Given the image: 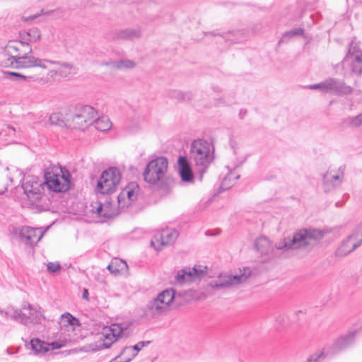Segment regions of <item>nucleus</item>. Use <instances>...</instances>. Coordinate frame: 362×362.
Instances as JSON below:
<instances>
[{"label": "nucleus", "mask_w": 362, "mask_h": 362, "mask_svg": "<svg viewBox=\"0 0 362 362\" xmlns=\"http://www.w3.org/2000/svg\"><path fill=\"white\" fill-rule=\"evenodd\" d=\"M168 306L159 298L156 297L147 304V313L153 316L162 314Z\"/></svg>", "instance_id": "4be33fe9"}, {"label": "nucleus", "mask_w": 362, "mask_h": 362, "mask_svg": "<svg viewBox=\"0 0 362 362\" xmlns=\"http://www.w3.org/2000/svg\"><path fill=\"white\" fill-rule=\"evenodd\" d=\"M221 37L226 42H230V44L240 43L246 41L247 38V34L240 30L224 33Z\"/></svg>", "instance_id": "a878e982"}, {"label": "nucleus", "mask_w": 362, "mask_h": 362, "mask_svg": "<svg viewBox=\"0 0 362 362\" xmlns=\"http://www.w3.org/2000/svg\"><path fill=\"white\" fill-rule=\"evenodd\" d=\"M11 317L25 325L40 324L45 319L42 308L30 304L24 305L22 310H14Z\"/></svg>", "instance_id": "9d476101"}, {"label": "nucleus", "mask_w": 362, "mask_h": 362, "mask_svg": "<svg viewBox=\"0 0 362 362\" xmlns=\"http://www.w3.org/2000/svg\"><path fill=\"white\" fill-rule=\"evenodd\" d=\"M30 204L36 207H43L46 196L44 194V184L37 177L27 176L22 185Z\"/></svg>", "instance_id": "423d86ee"}, {"label": "nucleus", "mask_w": 362, "mask_h": 362, "mask_svg": "<svg viewBox=\"0 0 362 362\" xmlns=\"http://www.w3.org/2000/svg\"><path fill=\"white\" fill-rule=\"evenodd\" d=\"M8 48H9V49H15L16 51H18V47H16L15 45H11V44L8 45Z\"/></svg>", "instance_id": "4d7b16f0"}, {"label": "nucleus", "mask_w": 362, "mask_h": 362, "mask_svg": "<svg viewBox=\"0 0 362 362\" xmlns=\"http://www.w3.org/2000/svg\"><path fill=\"white\" fill-rule=\"evenodd\" d=\"M170 97L177 98L182 101H189L192 98V94L190 92H182L174 90L171 93Z\"/></svg>", "instance_id": "4c0bfd02"}, {"label": "nucleus", "mask_w": 362, "mask_h": 362, "mask_svg": "<svg viewBox=\"0 0 362 362\" xmlns=\"http://www.w3.org/2000/svg\"><path fill=\"white\" fill-rule=\"evenodd\" d=\"M69 173H64L61 167L50 166L45 170L43 184L49 191L65 192L69 188Z\"/></svg>", "instance_id": "20e7f679"}, {"label": "nucleus", "mask_w": 362, "mask_h": 362, "mask_svg": "<svg viewBox=\"0 0 362 362\" xmlns=\"http://www.w3.org/2000/svg\"><path fill=\"white\" fill-rule=\"evenodd\" d=\"M344 176V167L329 168L322 176V185L326 192H330L339 187Z\"/></svg>", "instance_id": "ddd939ff"}, {"label": "nucleus", "mask_w": 362, "mask_h": 362, "mask_svg": "<svg viewBox=\"0 0 362 362\" xmlns=\"http://www.w3.org/2000/svg\"><path fill=\"white\" fill-rule=\"evenodd\" d=\"M178 170L182 181L186 182H192L194 174L189 163L185 156H180L177 160Z\"/></svg>", "instance_id": "aec40b11"}, {"label": "nucleus", "mask_w": 362, "mask_h": 362, "mask_svg": "<svg viewBox=\"0 0 362 362\" xmlns=\"http://www.w3.org/2000/svg\"><path fill=\"white\" fill-rule=\"evenodd\" d=\"M93 125L97 130L105 132L110 129L112 123L107 117L98 118L96 115Z\"/></svg>", "instance_id": "2f4dec72"}, {"label": "nucleus", "mask_w": 362, "mask_h": 362, "mask_svg": "<svg viewBox=\"0 0 362 362\" xmlns=\"http://www.w3.org/2000/svg\"><path fill=\"white\" fill-rule=\"evenodd\" d=\"M325 81L320 83L319 89L320 91L325 93V87L324 86Z\"/></svg>", "instance_id": "8fccbe9b"}, {"label": "nucleus", "mask_w": 362, "mask_h": 362, "mask_svg": "<svg viewBox=\"0 0 362 362\" xmlns=\"http://www.w3.org/2000/svg\"><path fill=\"white\" fill-rule=\"evenodd\" d=\"M139 187L136 182H130L117 197V204L122 209L128 208L134 202L138 197Z\"/></svg>", "instance_id": "2eb2a0df"}, {"label": "nucleus", "mask_w": 362, "mask_h": 362, "mask_svg": "<svg viewBox=\"0 0 362 362\" xmlns=\"http://www.w3.org/2000/svg\"><path fill=\"white\" fill-rule=\"evenodd\" d=\"M112 64V69L117 70H130L136 66V62L133 60L128 59H123Z\"/></svg>", "instance_id": "7c9ffc66"}, {"label": "nucleus", "mask_w": 362, "mask_h": 362, "mask_svg": "<svg viewBox=\"0 0 362 362\" xmlns=\"http://www.w3.org/2000/svg\"><path fill=\"white\" fill-rule=\"evenodd\" d=\"M206 274V267L195 265L194 267H186L177 271L175 276V284L183 285L200 279Z\"/></svg>", "instance_id": "f8f14e48"}, {"label": "nucleus", "mask_w": 362, "mask_h": 362, "mask_svg": "<svg viewBox=\"0 0 362 362\" xmlns=\"http://www.w3.org/2000/svg\"><path fill=\"white\" fill-rule=\"evenodd\" d=\"M59 324L61 326H70L71 327L72 329H74L75 326L79 325V322L76 317H73L70 313H66L61 316Z\"/></svg>", "instance_id": "473e14b6"}, {"label": "nucleus", "mask_w": 362, "mask_h": 362, "mask_svg": "<svg viewBox=\"0 0 362 362\" xmlns=\"http://www.w3.org/2000/svg\"><path fill=\"white\" fill-rule=\"evenodd\" d=\"M31 52H32V49L30 47L29 50H28V53H31Z\"/></svg>", "instance_id": "052dcab7"}, {"label": "nucleus", "mask_w": 362, "mask_h": 362, "mask_svg": "<svg viewBox=\"0 0 362 362\" xmlns=\"http://www.w3.org/2000/svg\"><path fill=\"white\" fill-rule=\"evenodd\" d=\"M344 124L346 126H350L351 127H359L362 126V113L352 117H349L344 121Z\"/></svg>", "instance_id": "c9c22d12"}, {"label": "nucleus", "mask_w": 362, "mask_h": 362, "mask_svg": "<svg viewBox=\"0 0 362 362\" xmlns=\"http://www.w3.org/2000/svg\"><path fill=\"white\" fill-rule=\"evenodd\" d=\"M219 35V33H218L216 31L204 33V35L206 36V37L207 36H216V35Z\"/></svg>", "instance_id": "de8ad7c7"}, {"label": "nucleus", "mask_w": 362, "mask_h": 362, "mask_svg": "<svg viewBox=\"0 0 362 362\" xmlns=\"http://www.w3.org/2000/svg\"><path fill=\"white\" fill-rule=\"evenodd\" d=\"M323 237L322 231L316 229L300 230L292 237H287L279 240L275 245L279 250H296L301 247L314 245Z\"/></svg>", "instance_id": "f257e3e1"}, {"label": "nucleus", "mask_w": 362, "mask_h": 362, "mask_svg": "<svg viewBox=\"0 0 362 362\" xmlns=\"http://www.w3.org/2000/svg\"><path fill=\"white\" fill-rule=\"evenodd\" d=\"M179 235L178 232L173 228L163 229L160 232L157 233L153 239L151 241V245L156 249V244H159L162 246L168 245L173 244Z\"/></svg>", "instance_id": "a211bd4d"}, {"label": "nucleus", "mask_w": 362, "mask_h": 362, "mask_svg": "<svg viewBox=\"0 0 362 362\" xmlns=\"http://www.w3.org/2000/svg\"><path fill=\"white\" fill-rule=\"evenodd\" d=\"M354 230L362 240V223Z\"/></svg>", "instance_id": "a18cd8bd"}, {"label": "nucleus", "mask_w": 362, "mask_h": 362, "mask_svg": "<svg viewBox=\"0 0 362 362\" xmlns=\"http://www.w3.org/2000/svg\"><path fill=\"white\" fill-rule=\"evenodd\" d=\"M2 132H5L10 136H13L16 134V129L11 125H6V129H3Z\"/></svg>", "instance_id": "79ce46f5"}, {"label": "nucleus", "mask_w": 362, "mask_h": 362, "mask_svg": "<svg viewBox=\"0 0 362 362\" xmlns=\"http://www.w3.org/2000/svg\"><path fill=\"white\" fill-rule=\"evenodd\" d=\"M40 12H41V13H43L45 15H49L53 12V11H48L45 12L44 10L42 9Z\"/></svg>", "instance_id": "6e6d98bb"}, {"label": "nucleus", "mask_w": 362, "mask_h": 362, "mask_svg": "<svg viewBox=\"0 0 362 362\" xmlns=\"http://www.w3.org/2000/svg\"><path fill=\"white\" fill-rule=\"evenodd\" d=\"M127 329V326L124 324H113L110 327H105L100 334L98 341L95 344L90 345V349L96 351L110 348L119 337L127 336L125 332Z\"/></svg>", "instance_id": "39448f33"}, {"label": "nucleus", "mask_w": 362, "mask_h": 362, "mask_svg": "<svg viewBox=\"0 0 362 362\" xmlns=\"http://www.w3.org/2000/svg\"><path fill=\"white\" fill-rule=\"evenodd\" d=\"M136 356V351L131 346L124 347L121 353L110 362H130Z\"/></svg>", "instance_id": "cd10ccee"}, {"label": "nucleus", "mask_w": 362, "mask_h": 362, "mask_svg": "<svg viewBox=\"0 0 362 362\" xmlns=\"http://www.w3.org/2000/svg\"><path fill=\"white\" fill-rule=\"evenodd\" d=\"M96 206H93V211L95 209L96 214L103 218H113L117 216L122 210L119 207V204L116 205V203L111 200V199H106L105 201L102 203L100 202L95 203Z\"/></svg>", "instance_id": "dca6fc26"}, {"label": "nucleus", "mask_w": 362, "mask_h": 362, "mask_svg": "<svg viewBox=\"0 0 362 362\" xmlns=\"http://www.w3.org/2000/svg\"><path fill=\"white\" fill-rule=\"evenodd\" d=\"M168 161L166 158L160 156L150 161L144 173L145 182L154 185L163 182L168 170Z\"/></svg>", "instance_id": "0eeeda50"}, {"label": "nucleus", "mask_w": 362, "mask_h": 362, "mask_svg": "<svg viewBox=\"0 0 362 362\" xmlns=\"http://www.w3.org/2000/svg\"><path fill=\"white\" fill-rule=\"evenodd\" d=\"M141 36L140 30L134 28H127L119 30L117 37L122 40H134Z\"/></svg>", "instance_id": "c756f323"}, {"label": "nucleus", "mask_w": 362, "mask_h": 362, "mask_svg": "<svg viewBox=\"0 0 362 362\" xmlns=\"http://www.w3.org/2000/svg\"><path fill=\"white\" fill-rule=\"evenodd\" d=\"M40 31L37 28H33L28 31H23L20 33V42L22 45H29L30 43L36 42L40 39Z\"/></svg>", "instance_id": "412c9836"}, {"label": "nucleus", "mask_w": 362, "mask_h": 362, "mask_svg": "<svg viewBox=\"0 0 362 362\" xmlns=\"http://www.w3.org/2000/svg\"><path fill=\"white\" fill-rule=\"evenodd\" d=\"M323 353L315 354L311 355L306 361V362H318L320 358L322 356Z\"/></svg>", "instance_id": "37998d69"}, {"label": "nucleus", "mask_w": 362, "mask_h": 362, "mask_svg": "<svg viewBox=\"0 0 362 362\" xmlns=\"http://www.w3.org/2000/svg\"><path fill=\"white\" fill-rule=\"evenodd\" d=\"M345 69L356 74H362V42L353 39L342 61Z\"/></svg>", "instance_id": "6e6552de"}, {"label": "nucleus", "mask_w": 362, "mask_h": 362, "mask_svg": "<svg viewBox=\"0 0 362 362\" xmlns=\"http://www.w3.org/2000/svg\"><path fill=\"white\" fill-rule=\"evenodd\" d=\"M114 62H115V61L102 62L100 64L101 66H110L111 68H112V63H114Z\"/></svg>", "instance_id": "49530a36"}, {"label": "nucleus", "mask_w": 362, "mask_h": 362, "mask_svg": "<svg viewBox=\"0 0 362 362\" xmlns=\"http://www.w3.org/2000/svg\"><path fill=\"white\" fill-rule=\"evenodd\" d=\"M239 115H240V117L241 119H243V118L246 116V115H247V110H240V114H239Z\"/></svg>", "instance_id": "603ef678"}, {"label": "nucleus", "mask_w": 362, "mask_h": 362, "mask_svg": "<svg viewBox=\"0 0 362 362\" xmlns=\"http://www.w3.org/2000/svg\"><path fill=\"white\" fill-rule=\"evenodd\" d=\"M319 86H320V83H315V84H313V85H310L309 86V88L310 89H315V90H318L319 89Z\"/></svg>", "instance_id": "3c124183"}, {"label": "nucleus", "mask_w": 362, "mask_h": 362, "mask_svg": "<svg viewBox=\"0 0 362 362\" xmlns=\"http://www.w3.org/2000/svg\"><path fill=\"white\" fill-rule=\"evenodd\" d=\"M255 248L261 255H267L272 252L273 247L266 237H260L255 240Z\"/></svg>", "instance_id": "b1692460"}, {"label": "nucleus", "mask_w": 362, "mask_h": 362, "mask_svg": "<svg viewBox=\"0 0 362 362\" xmlns=\"http://www.w3.org/2000/svg\"><path fill=\"white\" fill-rule=\"evenodd\" d=\"M121 173L118 168L111 167L103 172L97 182L95 190L101 194L113 192L121 180Z\"/></svg>", "instance_id": "1a4fd4ad"}, {"label": "nucleus", "mask_w": 362, "mask_h": 362, "mask_svg": "<svg viewBox=\"0 0 362 362\" xmlns=\"http://www.w3.org/2000/svg\"><path fill=\"white\" fill-rule=\"evenodd\" d=\"M8 179H9V180H10L11 182H13V177L12 176H9V177H8Z\"/></svg>", "instance_id": "bf43d9fd"}, {"label": "nucleus", "mask_w": 362, "mask_h": 362, "mask_svg": "<svg viewBox=\"0 0 362 362\" xmlns=\"http://www.w3.org/2000/svg\"><path fill=\"white\" fill-rule=\"evenodd\" d=\"M355 338V332H349L345 335L341 336L336 340L333 346L335 351H339L348 347L354 343Z\"/></svg>", "instance_id": "bb28decb"}, {"label": "nucleus", "mask_w": 362, "mask_h": 362, "mask_svg": "<svg viewBox=\"0 0 362 362\" xmlns=\"http://www.w3.org/2000/svg\"><path fill=\"white\" fill-rule=\"evenodd\" d=\"M239 177L240 175L235 170L230 171L223 179L220 186V189L225 191L230 189Z\"/></svg>", "instance_id": "c85d7f7f"}, {"label": "nucleus", "mask_w": 362, "mask_h": 362, "mask_svg": "<svg viewBox=\"0 0 362 362\" xmlns=\"http://www.w3.org/2000/svg\"><path fill=\"white\" fill-rule=\"evenodd\" d=\"M39 16H40V14L30 16V17L28 18V20H34V19L37 18Z\"/></svg>", "instance_id": "5fc2aeb1"}, {"label": "nucleus", "mask_w": 362, "mask_h": 362, "mask_svg": "<svg viewBox=\"0 0 362 362\" xmlns=\"http://www.w3.org/2000/svg\"><path fill=\"white\" fill-rule=\"evenodd\" d=\"M97 115L95 109L89 105H78L69 108L67 115L69 127L84 130L93 124Z\"/></svg>", "instance_id": "f03ea898"}, {"label": "nucleus", "mask_w": 362, "mask_h": 362, "mask_svg": "<svg viewBox=\"0 0 362 362\" xmlns=\"http://www.w3.org/2000/svg\"><path fill=\"white\" fill-rule=\"evenodd\" d=\"M324 86L325 87V93L350 94L353 91V88L351 86H346L344 82L334 78L325 80Z\"/></svg>", "instance_id": "6ab92c4d"}, {"label": "nucleus", "mask_w": 362, "mask_h": 362, "mask_svg": "<svg viewBox=\"0 0 362 362\" xmlns=\"http://www.w3.org/2000/svg\"><path fill=\"white\" fill-rule=\"evenodd\" d=\"M361 244V238H360L357 233L354 230L346 239L341 242L336 250V255L339 257H344L351 253Z\"/></svg>", "instance_id": "f3484780"}, {"label": "nucleus", "mask_w": 362, "mask_h": 362, "mask_svg": "<svg viewBox=\"0 0 362 362\" xmlns=\"http://www.w3.org/2000/svg\"><path fill=\"white\" fill-rule=\"evenodd\" d=\"M247 277L245 274L238 276V275H228L224 276L221 278L219 282L215 284L214 287L215 288H224L228 287L232 285L238 284L243 281V279L245 280Z\"/></svg>", "instance_id": "5701e85b"}, {"label": "nucleus", "mask_w": 362, "mask_h": 362, "mask_svg": "<svg viewBox=\"0 0 362 362\" xmlns=\"http://www.w3.org/2000/svg\"><path fill=\"white\" fill-rule=\"evenodd\" d=\"M190 158L193 160L201 173H204L214 160V151L209 142L204 139L194 140L190 146Z\"/></svg>", "instance_id": "7ed1b4c3"}, {"label": "nucleus", "mask_w": 362, "mask_h": 362, "mask_svg": "<svg viewBox=\"0 0 362 362\" xmlns=\"http://www.w3.org/2000/svg\"><path fill=\"white\" fill-rule=\"evenodd\" d=\"M12 169H13V171H15V173H18V174H19L20 175H21L22 172H21V171H20L18 169H16V168H13Z\"/></svg>", "instance_id": "13d9d810"}, {"label": "nucleus", "mask_w": 362, "mask_h": 362, "mask_svg": "<svg viewBox=\"0 0 362 362\" xmlns=\"http://www.w3.org/2000/svg\"><path fill=\"white\" fill-rule=\"evenodd\" d=\"M151 343L150 341H139L138 344H135L134 346H131L134 351H136V355L138 354V352L141 350L144 346L148 345Z\"/></svg>", "instance_id": "a19ab883"}, {"label": "nucleus", "mask_w": 362, "mask_h": 362, "mask_svg": "<svg viewBox=\"0 0 362 362\" xmlns=\"http://www.w3.org/2000/svg\"><path fill=\"white\" fill-rule=\"evenodd\" d=\"M47 228L22 226L18 229V235L21 242L33 247L41 240Z\"/></svg>", "instance_id": "4468645a"}, {"label": "nucleus", "mask_w": 362, "mask_h": 362, "mask_svg": "<svg viewBox=\"0 0 362 362\" xmlns=\"http://www.w3.org/2000/svg\"><path fill=\"white\" fill-rule=\"evenodd\" d=\"M7 74L9 76L20 78L23 80H31V81H35L38 79L37 77L34 76H24V75H22V74H21L19 73H16V72H8Z\"/></svg>", "instance_id": "58836bf2"}, {"label": "nucleus", "mask_w": 362, "mask_h": 362, "mask_svg": "<svg viewBox=\"0 0 362 362\" xmlns=\"http://www.w3.org/2000/svg\"><path fill=\"white\" fill-rule=\"evenodd\" d=\"M17 68H31L39 66L42 69H49L50 65H61L66 69H71L72 66L68 63L59 64L56 61L41 59L31 55L25 54L21 57H13Z\"/></svg>", "instance_id": "9b49d317"}, {"label": "nucleus", "mask_w": 362, "mask_h": 362, "mask_svg": "<svg viewBox=\"0 0 362 362\" xmlns=\"http://www.w3.org/2000/svg\"><path fill=\"white\" fill-rule=\"evenodd\" d=\"M107 269L112 273V274H118L119 272V269L116 267V266L114 264V263H112L107 266Z\"/></svg>", "instance_id": "c03bdc74"}, {"label": "nucleus", "mask_w": 362, "mask_h": 362, "mask_svg": "<svg viewBox=\"0 0 362 362\" xmlns=\"http://www.w3.org/2000/svg\"><path fill=\"white\" fill-rule=\"evenodd\" d=\"M119 264H120V266H122V267H125V268H127V264L124 261L120 260V261H119Z\"/></svg>", "instance_id": "864d4df0"}, {"label": "nucleus", "mask_w": 362, "mask_h": 362, "mask_svg": "<svg viewBox=\"0 0 362 362\" xmlns=\"http://www.w3.org/2000/svg\"><path fill=\"white\" fill-rule=\"evenodd\" d=\"M303 30L301 28H295L293 30L286 32L279 40V42H284L291 37L297 35H302Z\"/></svg>", "instance_id": "e433bc0d"}, {"label": "nucleus", "mask_w": 362, "mask_h": 362, "mask_svg": "<svg viewBox=\"0 0 362 362\" xmlns=\"http://www.w3.org/2000/svg\"><path fill=\"white\" fill-rule=\"evenodd\" d=\"M82 298L84 299L88 300V292L87 289H84L82 293Z\"/></svg>", "instance_id": "09e8293b"}, {"label": "nucleus", "mask_w": 362, "mask_h": 362, "mask_svg": "<svg viewBox=\"0 0 362 362\" xmlns=\"http://www.w3.org/2000/svg\"><path fill=\"white\" fill-rule=\"evenodd\" d=\"M67 115H69V111L64 115L61 112H55L51 114L49 116V119L47 122H45V124L49 123L52 125H58L60 127H69V122H67Z\"/></svg>", "instance_id": "393cba45"}, {"label": "nucleus", "mask_w": 362, "mask_h": 362, "mask_svg": "<svg viewBox=\"0 0 362 362\" xmlns=\"http://www.w3.org/2000/svg\"><path fill=\"white\" fill-rule=\"evenodd\" d=\"M158 298H159L163 303L169 307L170 303L173 302L174 298H175V293L174 290L173 288L170 289H165L160 292L158 296Z\"/></svg>", "instance_id": "f704fd0d"}, {"label": "nucleus", "mask_w": 362, "mask_h": 362, "mask_svg": "<svg viewBox=\"0 0 362 362\" xmlns=\"http://www.w3.org/2000/svg\"><path fill=\"white\" fill-rule=\"evenodd\" d=\"M47 270L51 273H57L59 272L62 267L58 262H49L47 265Z\"/></svg>", "instance_id": "ea45409f"}, {"label": "nucleus", "mask_w": 362, "mask_h": 362, "mask_svg": "<svg viewBox=\"0 0 362 362\" xmlns=\"http://www.w3.org/2000/svg\"><path fill=\"white\" fill-rule=\"evenodd\" d=\"M30 345L35 353H45L49 350V344L37 338L31 340Z\"/></svg>", "instance_id": "72a5a7b5"}]
</instances>
